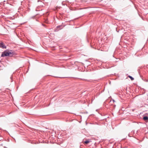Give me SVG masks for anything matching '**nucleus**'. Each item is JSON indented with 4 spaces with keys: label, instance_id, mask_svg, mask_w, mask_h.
I'll return each instance as SVG.
<instances>
[{
    "label": "nucleus",
    "instance_id": "obj_1",
    "mask_svg": "<svg viewBox=\"0 0 148 148\" xmlns=\"http://www.w3.org/2000/svg\"><path fill=\"white\" fill-rule=\"evenodd\" d=\"M12 53L11 52H8L6 51H4L2 53L1 57H4L5 56H11Z\"/></svg>",
    "mask_w": 148,
    "mask_h": 148
},
{
    "label": "nucleus",
    "instance_id": "obj_2",
    "mask_svg": "<svg viewBox=\"0 0 148 148\" xmlns=\"http://www.w3.org/2000/svg\"><path fill=\"white\" fill-rule=\"evenodd\" d=\"M63 28V26L62 25H59L57 26L55 29L56 31H58L60 29H62Z\"/></svg>",
    "mask_w": 148,
    "mask_h": 148
},
{
    "label": "nucleus",
    "instance_id": "obj_3",
    "mask_svg": "<svg viewBox=\"0 0 148 148\" xmlns=\"http://www.w3.org/2000/svg\"><path fill=\"white\" fill-rule=\"evenodd\" d=\"M0 47L3 49H6V47L3 42H0Z\"/></svg>",
    "mask_w": 148,
    "mask_h": 148
},
{
    "label": "nucleus",
    "instance_id": "obj_4",
    "mask_svg": "<svg viewBox=\"0 0 148 148\" xmlns=\"http://www.w3.org/2000/svg\"><path fill=\"white\" fill-rule=\"evenodd\" d=\"M121 41H123L124 42H125L127 41V38H121Z\"/></svg>",
    "mask_w": 148,
    "mask_h": 148
},
{
    "label": "nucleus",
    "instance_id": "obj_5",
    "mask_svg": "<svg viewBox=\"0 0 148 148\" xmlns=\"http://www.w3.org/2000/svg\"><path fill=\"white\" fill-rule=\"evenodd\" d=\"M143 119L147 122H148V117L147 116H144L143 118Z\"/></svg>",
    "mask_w": 148,
    "mask_h": 148
},
{
    "label": "nucleus",
    "instance_id": "obj_6",
    "mask_svg": "<svg viewBox=\"0 0 148 148\" xmlns=\"http://www.w3.org/2000/svg\"><path fill=\"white\" fill-rule=\"evenodd\" d=\"M128 77H129L132 80H134V78L131 76L129 75Z\"/></svg>",
    "mask_w": 148,
    "mask_h": 148
},
{
    "label": "nucleus",
    "instance_id": "obj_7",
    "mask_svg": "<svg viewBox=\"0 0 148 148\" xmlns=\"http://www.w3.org/2000/svg\"><path fill=\"white\" fill-rule=\"evenodd\" d=\"M90 141L89 140H86L84 142V143L86 144H87L90 142Z\"/></svg>",
    "mask_w": 148,
    "mask_h": 148
},
{
    "label": "nucleus",
    "instance_id": "obj_8",
    "mask_svg": "<svg viewBox=\"0 0 148 148\" xmlns=\"http://www.w3.org/2000/svg\"><path fill=\"white\" fill-rule=\"evenodd\" d=\"M17 27V26H15L13 28V29H14L15 28H16Z\"/></svg>",
    "mask_w": 148,
    "mask_h": 148
},
{
    "label": "nucleus",
    "instance_id": "obj_9",
    "mask_svg": "<svg viewBox=\"0 0 148 148\" xmlns=\"http://www.w3.org/2000/svg\"><path fill=\"white\" fill-rule=\"evenodd\" d=\"M5 2H6V1H3V2H2V3L3 4H5L4 3Z\"/></svg>",
    "mask_w": 148,
    "mask_h": 148
},
{
    "label": "nucleus",
    "instance_id": "obj_10",
    "mask_svg": "<svg viewBox=\"0 0 148 148\" xmlns=\"http://www.w3.org/2000/svg\"><path fill=\"white\" fill-rule=\"evenodd\" d=\"M15 25V23H12L11 24V25Z\"/></svg>",
    "mask_w": 148,
    "mask_h": 148
},
{
    "label": "nucleus",
    "instance_id": "obj_11",
    "mask_svg": "<svg viewBox=\"0 0 148 148\" xmlns=\"http://www.w3.org/2000/svg\"><path fill=\"white\" fill-rule=\"evenodd\" d=\"M112 101L113 103H114L115 102V101L114 100H113Z\"/></svg>",
    "mask_w": 148,
    "mask_h": 148
},
{
    "label": "nucleus",
    "instance_id": "obj_12",
    "mask_svg": "<svg viewBox=\"0 0 148 148\" xmlns=\"http://www.w3.org/2000/svg\"><path fill=\"white\" fill-rule=\"evenodd\" d=\"M34 16H33V17H31V18H34Z\"/></svg>",
    "mask_w": 148,
    "mask_h": 148
},
{
    "label": "nucleus",
    "instance_id": "obj_13",
    "mask_svg": "<svg viewBox=\"0 0 148 148\" xmlns=\"http://www.w3.org/2000/svg\"><path fill=\"white\" fill-rule=\"evenodd\" d=\"M42 25L44 26H45V25L43 24H42Z\"/></svg>",
    "mask_w": 148,
    "mask_h": 148
},
{
    "label": "nucleus",
    "instance_id": "obj_14",
    "mask_svg": "<svg viewBox=\"0 0 148 148\" xmlns=\"http://www.w3.org/2000/svg\"><path fill=\"white\" fill-rule=\"evenodd\" d=\"M62 4L63 5H64V4H63V3H62Z\"/></svg>",
    "mask_w": 148,
    "mask_h": 148
},
{
    "label": "nucleus",
    "instance_id": "obj_15",
    "mask_svg": "<svg viewBox=\"0 0 148 148\" xmlns=\"http://www.w3.org/2000/svg\"><path fill=\"white\" fill-rule=\"evenodd\" d=\"M116 31H117V32H119V31H117V29H116Z\"/></svg>",
    "mask_w": 148,
    "mask_h": 148
},
{
    "label": "nucleus",
    "instance_id": "obj_16",
    "mask_svg": "<svg viewBox=\"0 0 148 148\" xmlns=\"http://www.w3.org/2000/svg\"><path fill=\"white\" fill-rule=\"evenodd\" d=\"M142 18L143 20V18H142Z\"/></svg>",
    "mask_w": 148,
    "mask_h": 148
}]
</instances>
